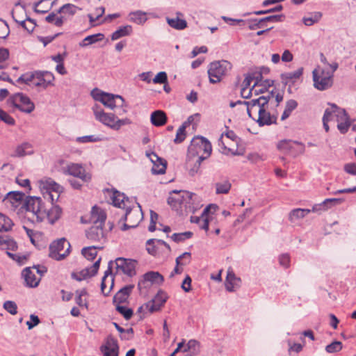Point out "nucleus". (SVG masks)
Returning a JSON list of instances; mask_svg holds the SVG:
<instances>
[{
  "mask_svg": "<svg viewBox=\"0 0 356 356\" xmlns=\"http://www.w3.org/2000/svg\"><path fill=\"white\" fill-rule=\"evenodd\" d=\"M39 186L44 200L36 196L27 197L22 206L26 210V217L32 222H41L47 218L49 223L54 224L60 218L62 209L53 202L58 199L63 187L51 178L40 180Z\"/></svg>",
  "mask_w": 356,
  "mask_h": 356,
  "instance_id": "1",
  "label": "nucleus"
},
{
  "mask_svg": "<svg viewBox=\"0 0 356 356\" xmlns=\"http://www.w3.org/2000/svg\"><path fill=\"white\" fill-rule=\"evenodd\" d=\"M106 192L115 207L125 209L120 220L127 221V223L123 224L122 230L125 231L129 228L136 227L143 219V213L140 205L138 203L137 205H134L133 202L126 197L124 193H121L116 190L110 191L107 189Z\"/></svg>",
  "mask_w": 356,
  "mask_h": 356,
  "instance_id": "2",
  "label": "nucleus"
},
{
  "mask_svg": "<svg viewBox=\"0 0 356 356\" xmlns=\"http://www.w3.org/2000/svg\"><path fill=\"white\" fill-rule=\"evenodd\" d=\"M210 142L202 136L194 137L188 148L186 166L190 168L189 175L194 176L200 170L201 163L211 154Z\"/></svg>",
  "mask_w": 356,
  "mask_h": 356,
  "instance_id": "3",
  "label": "nucleus"
},
{
  "mask_svg": "<svg viewBox=\"0 0 356 356\" xmlns=\"http://www.w3.org/2000/svg\"><path fill=\"white\" fill-rule=\"evenodd\" d=\"M54 74L49 71L29 72L21 75L17 80L19 83H25L31 87H37L46 89L53 86Z\"/></svg>",
  "mask_w": 356,
  "mask_h": 356,
  "instance_id": "4",
  "label": "nucleus"
},
{
  "mask_svg": "<svg viewBox=\"0 0 356 356\" xmlns=\"http://www.w3.org/2000/svg\"><path fill=\"white\" fill-rule=\"evenodd\" d=\"M106 215L101 208L94 206L92 208L90 221L93 225L86 232V237L92 241H100L104 238L103 227Z\"/></svg>",
  "mask_w": 356,
  "mask_h": 356,
  "instance_id": "5",
  "label": "nucleus"
},
{
  "mask_svg": "<svg viewBox=\"0 0 356 356\" xmlns=\"http://www.w3.org/2000/svg\"><path fill=\"white\" fill-rule=\"evenodd\" d=\"M90 95L95 101L101 102L108 108L113 109L117 106H122L123 108L119 115L127 113V110L124 108L127 105L124 104V99L120 95L106 92L99 88H94L91 91Z\"/></svg>",
  "mask_w": 356,
  "mask_h": 356,
  "instance_id": "6",
  "label": "nucleus"
},
{
  "mask_svg": "<svg viewBox=\"0 0 356 356\" xmlns=\"http://www.w3.org/2000/svg\"><path fill=\"white\" fill-rule=\"evenodd\" d=\"M231 68V63L225 60L211 63L207 72L209 82L213 84L219 83Z\"/></svg>",
  "mask_w": 356,
  "mask_h": 356,
  "instance_id": "7",
  "label": "nucleus"
},
{
  "mask_svg": "<svg viewBox=\"0 0 356 356\" xmlns=\"http://www.w3.org/2000/svg\"><path fill=\"white\" fill-rule=\"evenodd\" d=\"M273 97V92L267 96H260L257 99H253L248 102H244L249 117L255 120L256 115H259L264 112V108L268 105L270 97Z\"/></svg>",
  "mask_w": 356,
  "mask_h": 356,
  "instance_id": "8",
  "label": "nucleus"
},
{
  "mask_svg": "<svg viewBox=\"0 0 356 356\" xmlns=\"http://www.w3.org/2000/svg\"><path fill=\"white\" fill-rule=\"evenodd\" d=\"M70 243L65 238H60L50 245L49 255L55 260L60 261L70 254Z\"/></svg>",
  "mask_w": 356,
  "mask_h": 356,
  "instance_id": "9",
  "label": "nucleus"
},
{
  "mask_svg": "<svg viewBox=\"0 0 356 356\" xmlns=\"http://www.w3.org/2000/svg\"><path fill=\"white\" fill-rule=\"evenodd\" d=\"M314 86L319 90L330 88L333 84V74L325 70L315 69L312 72Z\"/></svg>",
  "mask_w": 356,
  "mask_h": 356,
  "instance_id": "10",
  "label": "nucleus"
},
{
  "mask_svg": "<svg viewBox=\"0 0 356 356\" xmlns=\"http://www.w3.org/2000/svg\"><path fill=\"white\" fill-rule=\"evenodd\" d=\"M9 102L13 106L26 113H30L35 109L33 102L22 93L14 94L10 97Z\"/></svg>",
  "mask_w": 356,
  "mask_h": 356,
  "instance_id": "11",
  "label": "nucleus"
},
{
  "mask_svg": "<svg viewBox=\"0 0 356 356\" xmlns=\"http://www.w3.org/2000/svg\"><path fill=\"white\" fill-rule=\"evenodd\" d=\"M61 172L66 175H71L80 179L83 182L90 180L91 176L86 172L82 165L74 163H70L61 168Z\"/></svg>",
  "mask_w": 356,
  "mask_h": 356,
  "instance_id": "12",
  "label": "nucleus"
},
{
  "mask_svg": "<svg viewBox=\"0 0 356 356\" xmlns=\"http://www.w3.org/2000/svg\"><path fill=\"white\" fill-rule=\"evenodd\" d=\"M277 147L282 152L293 154L294 156L305 152V145L296 140H283L278 143Z\"/></svg>",
  "mask_w": 356,
  "mask_h": 356,
  "instance_id": "13",
  "label": "nucleus"
},
{
  "mask_svg": "<svg viewBox=\"0 0 356 356\" xmlns=\"http://www.w3.org/2000/svg\"><path fill=\"white\" fill-rule=\"evenodd\" d=\"M93 113L95 119L111 129L115 124L116 115L112 113H106L99 105L95 104L92 107Z\"/></svg>",
  "mask_w": 356,
  "mask_h": 356,
  "instance_id": "14",
  "label": "nucleus"
},
{
  "mask_svg": "<svg viewBox=\"0 0 356 356\" xmlns=\"http://www.w3.org/2000/svg\"><path fill=\"white\" fill-rule=\"evenodd\" d=\"M115 264L118 272L120 270L129 277L135 274L136 261L119 257L116 259Z\"/></svg>",
  "mask_w": 356,
  "mask_h": 356,
  "instance_id": "15",
  "label": "nucleus"
},
{
  "mask_svg": "<svg viewBox=\"0 0 356 356\" xmlns=\"http://www.w3.org/2000/svg\"><path fill=\"white\" fill-rule=\"evenodd\" d=\"M168 298V295L163 291H159L154 298L147 302L145 306L151 313L157 312L164 305Z\"/></svg>",
  "mask_w": 356,
  "mask_h": 356,
  "instance_id": "16",
  "label": "nucleus"
},
{
  "mask_svg": "<svg viewBox=\"0 0 356 356\" xmlns=\"http://www.w3.org/2000/svg\"><path fill=\"white\" fill-rule=\"evenodd\" d=\"M163 281V276L159 272L149 271L144 274L143 279L138 282V287L140 289L143 285L144 287H149L153 284H161Z\"/></svg>",
  "mask_w": 356,
  "mask_h": 356,
  "instance_id": "17",
  "label": "nucleus"
},
{
  "mask_svg": "<svg viewBox=\"0 0 356 356\" xmlns=\"http://www.w3.org/2000/svg\"><path fill=\"white\" fill-rule=\"evenodd\" d=\"M103 356H118L119 346L117 340L111 335L107 337L105 343L100 347Z\"/></svg>",
  "mask_w": 356,
  "mask_h": 356,
  "instance_id": "18",
  "label": "nucleus"
},
{
  "mask_svg": "<svg viewBox=\"0 0 356 356\" xmlns=\"http://www.w3.org/2000/svg\"><path fill=\"white\" fill-rule=\"evenodd\" d=\"M100 261L101 258H99L90 267L86 268L79 273H73L72 277L77 281H81L95 275L99 268Z\"/></svg>",
  "mask_w": 356,
  "mask_h": 356,
  "instance_id": "19",
  "label": "nucleus"
},
{
  "mask_svg": "<svg viewBox=\"0 0 356 356\" xmlns=\"http://www.w3.org/2000/svg\"><path fill=\"white\" fill-rule=\"evenodd\" d=\"M147 157L153 163L152 172L154 175H162L165 172L167 163L166 161L159 157L154 152L147 153Z\"/></svg>",
  "mask_w": 356,
  "mask_h": 356,
  "instance_id": "20",
  "label": "nucleus"
},
{
  "mask_svg": "<svg viewBox=\"0 0 356 356\" xmlns=\"http://www.w3.org/2000/svg\"><path fill=\"white\" fill-rule=\"evenodd\" d=\"M33 153L34 150L33 145L29 142H24L16 147L12 156L24 157L27 155H32Z\"/></svg>",
  "mask_w": 356,
  "mask_h": 356,
  "instance_id": "21",
  "label": "nucleus"
},
{
  "mask_svg": "<svg viewBox=\"0 0 356 356\" xmlns=\"http://www.w3.org/2000/svg\"><path fill=\"white\" fill-rule=\"evenodd\" d=\"M22 275L24 279L26 286L29 287H36L40 281V277H37L35 276V275L31 270V267L24 268L22 273Z\"/></svg>",
  "mask_w": 356,
  "mask_h": 356,
  "instance_id": "22",
  "label": "nucleus"
},
{
  "mask_svg": "<svg viewBox=\"0 0 356 356\" xmlns=\"http://www.w3.org/2000/svg\"><path fill=\"white\" fill-rule=\"evenodd\" d=\"M268 106L264 108V112L260 113L259 115L257 116V122H258L259 126L264 125H270L272 124H275L277 121V116L275 115H271L267 111Z\"/></svg>",
  "mask_w": 356,
  "mask_h": 356,
  "instance_id": "23",
  "label": "nucleus"
},
{
  "mask_svg": "<svg viewBox=\"0 0 356 356\" xmlns=\"http://www.w3.org/2000/svg\"><path fill=\"white\" fill-rule=\"evenodd\" d=\"M329 105L331 106L329 108L332 120L336 118L337 122L348 120V116L345 109L338 107L334 104H329Z\"/></svg>",
  "mask_w": 356,
  "mask_h": 356,
  "instance_id": "24",
  "label": "nucleus"
},
{
  "mask_svg": "<svg viewBox=\"0 0 356 356\" xmlns=\"http://www.w3.org/2000/svg\"><path fill=\"white\" fill-rule=\"evenodd\" d=\"M191 260V253L184 252L182 254L179 256L176 259V266L173 271L171 272L170 277H172L175 274H180L182 272V269L179 268V265L184 266L189 264Z\"/></svg>",
  "mask_w": 356,
  "mask_h": 356,
  "instance_id": "25",
  "label": "nucleus"
},
{
  "mask_svg": "<svg viewBox=\"0 0 356 356\" xmlns=\"http://www.w3.org/2000/svg\"><path fill=\"white\" fill-rule=\"evenodd\" d=\"M302 73H303L302 67H300L294 72L282 73L280 75L282 82L284 85L288 84L289 82L293 83L296 81V80L300 78V76L302 75Z\"/></svg>",
  "mask_w": 356,
  "mask_h": 356,
  "instance_id": "26",
  "label": "nucleus"
},
{
  "mask_svg": "<svg viewBox=\"0 0 356 356\" xmlns=\"http://www.w3.org/2000/svg\"><path fill=\"white\" fill-rule=\"evenodd\" d=\"M134 288L133 285H127L122 288L113 297L114 303H123L127 301L130 293Z\"/></svg>",
  "mask_w": 356,
  "mask_h": 356,
  "instance_id": "27",
  "label": "nucleus"
},
{
  "mask_svg": "<svg viewBox=\"0 0 356 356\" xmlns=\"http://www.w3.org/2000/svg\"><path fill=\"white\" fill-rule=\"evenodd\" d=\"M167 116L164 111L156 110L152 113L150 120L153 125L161 127L167 122Z\"/></svg>",
  "mask_w": 356,
  "mask_h": 356,
  "instance_id": "28",
  "label": "nucleus"
},
{
  "mask_svg": "<svg viewBox=\"0 0 356 356\" xmlns=\"http://www.w3.org/2000/svg\"><path fill=\"white\" fill-rule=\"evenodd\" d=\"M254 75L253 74H248L245 76V79L243 81L242 88L241 90V95L244 99L250 98L253 94V86L252 88L248 92L247 95H245V90L249 88L251 84V82L254 80Z\"/></svg>",
  "mask_w": 356,
  "mask_h": 356,
  "instance_id": "29",
  "label": "nucleus"
},
{
  "mask_svg": "<svg viewBox=\"0 0 356 356\" xmlns=\"http://www.w3.org/2000/svg\"><path fill=\"white\" fill-rule=\"evenodd\" d=\"M311 213L310 209H294L289 214V220L291 222L295 223Z\"/></svg>",
  "mask_w": 356,
  "mask_h": 356,
  "instance_id": "30",
  "label": "nucleus"
},
{
  "mask_svg": "<svg viewBox=\"0 0 356 356\" xmlns=\"http://www.w3.org/2000/svg\"><path fill=\"white\" fill-rule=\"evenodd\" d=\"M133 31L132 26L131 25H125L119 27L111 35L112 40H117L120 38L127 36L131 34Z\"/></svg>",
  "mask_w": 356,
  "mask_h": 356,
  "instance_id": "31",
  "label": "nucleus"
},
{
  "mask_svg": "<svg viewBox=\"0 0 356 356\" xmlns=\"http://www.w3.org/2000/svg\"><path fill=\"white\" fill-rule=\"evenodd\" d=\"M146 15V13L141 10L131 12L129 15V19L137 24H143L147 19Z\"/></svg>",
  "mask_w": 356,
  "mask_h": 356,
  "instance_id": "32",
  "label": "nucleus"
},
{
  "mask_svg": "<svg viewBox=\"0 0 356 356\" xmlns=\"http://www.w3.org/2000/svg\"><path fill=\"white\" fill-rule=\"evenodd\" d=\"M323 15L321 12H313L308 14L307 16H305L302 18V22L305 26H310L313 24L318 23Z\"/></svg>",
  "mask_w": 356,
  "mask_h": 356,
  "instance_id": "33",
  "label": "nucleus"
},
{
  "mask_svg": "<svg viewBox=\"0 0 356 356\" xmlns=\"http://www.w3.org/2000/svg\"><path fill=\"white\" fill-rule=\"evenodd\" d=\"M104 35L102 33H97L90 35L86 37L80 43L79 46L81 47H86L90 44L95 43L96 42L100 41L103 39Z\"/></svg>",
  "mask_w": 356,
  "mask_h": 356,
  "instance_id": "34",
  "label": "nucleus"
},
{
  "mask_svg": "<svg viewBox=\"0 0 356 356\" xmlns=\"http://www.w3.org/2000/svg\"><path fill=\"white\" fill-rule=\"evenodd\" d=\"M298 106V102L294 99H289L286 102L284 111L281 116L282 120H285L288 118L292 111Z\"/></svg>",
  "mask_w": 356,
  "mask_h": 356,
  "instance_id": "35",
  "label": "nucleus"
},
{
  "mask_svg": "<svg viewBox=\"0 0 356 356\" xmlns=\"http://www.w3.org/2000/svg\"><path fill=\"white\" fill-rule=\"evenodd\" d=\"M168 24L172 27L177 30H182L187 26V22L185 19L177 18H168Z\"/></svg>",
  "mask_w": 356,
  "mask_h": 356,
  "instance_id": "36",
  "label": "nucleus"
},
{
  "mask_svg": "<svg viewBox=\"0 0 356 356\" xmlns=\"http://www.w3.org/2000/svg\"><path fill=\"white\" fill-rule=\"evenodd\" d=\"M102 247H97V246H90L83 248L81 250L82 254L88 259V260H93L97 254V249H102Z\"/></svg>",
  "mask_w": 356,
  "mask_h": 356,
  "instance_id": "37",
  "label": "nucleus"
},
{
  "mask_svg": "<svg viewBox=\"0 0 356 356\" xmlns=\"http://www.w3.org/2000/svg\"><path fill=\"white\" fill-rule=\"evenodd\" d=\"M13 226V221L8 217L0 213V232H8Z\"/></svg>",
  "mask_w": 356,
  "mask_h": 356,
  "instance_id": "38",
  "label": "nucleus"
},
{
  "mask_svg": "<svg viewBox=\"0 0 356 356\" xmlns=\"http://www.w3.org/2000/svg\"><path fill=\"white\" fill-rule=\"evenodd\" d=\"M80 8L74 4L66 3L58 10V13H63L70 16L74 15Z\"/></svg>",
  "mask_w": 356,
  "mask_h": 356,
  "instance_id": "39",
  "label": "nucleus"
},
{
  "mask_svg": "<svg viewBox=\"0 0 356 356\" xmlns=\"http://www.w3.org/2000/svg\"><path fill=\"white\" fill-rule=\"evenodd\" d=\"M231 184L228 180L216 184V193L217 194H227L231 188Z\"/></svg>",
  "mask_w": 356,
  "mask_h": 356,
  "instance_id": "40",
  "label": "nucleus"
},
{
  "mask_svg": "<svg viewBox=\"0 0 356 356\" xmlns=\"http://www.w3.org/2000/svg\"><path fill=\"white\" fill-rule=\"evenodd\" d=\"M193 197H196V195L188 191H184L183 195L181 196V200L179 198L175 199L174 197H170L168 198V203L171 204L172 202H179V204H183L184 202H186V204H190V202H188L187 200H192Z\"/></svg>",
  "mask_w": 356,
  "mask_h": 356,
  "instance_id": "41",
  "label": "nucleus"
},
{
  "mask_svg": "<svg viewBox=\"0 0 356 356\" xmlns=\"http://www.w3.org/2000/svg\"><path fill=\"white\" fill-rule=\"evenodd\" d=\"M76 303L79 306V307H86V308L88 307V303H87V301L86 300H83V296H86L88 295V292L86 291V289H82L81 290H77L76 291Z\"/></svg>",
  "mask_w": 356,
  "mask_h": 356,
  "instance_id": "42",
  "label": "nucleus"
},
{
  "mask_svg": "<svg viewBox=\"0 0 356 356\" xmlns=\"http://www.w3.org/2000/svg\"><path fill=\"white\" fill-rule=\"evenodd\" d=\"M187 347L189 350V354H186V356H193L200 352V343L195 339L189 340L187 343Z\"/></svg>",
  "mask_w": 356,
  "mask_h": 356,
  "instance_id": "43",
  "label": "nucleus"
},
{
  "mask_svg": "<svg viewBox=\"0 0 356 356\" xmlns=\"http://www.w3.org/2000/svg\"><path fill=\"white\" fill-rule=\"evenodd\" d=\"M112 264H113V262L111 261L108 263V269L105 271L104 275V277H102V280L101 291H102V293L105 296H107L108 295L109 292H110V290H108V291H106V284H105V281H106V277L109 275H111V273H112V272H111Z\"/></svg>",
  "mask_w": 356,
  "mask_h": 356,
  "instance_id": "44",
  "label": "nucleus"
},
{
  "mask_svg": "<svg viewBox=\"0 0 356 356\" xmlns=\"http://www.w3.org/2000/svg\"><path fill=\"white\" fill-rule=\"evenodd\" d=\"M116 310L121 314L126 320H129L134 314L131 309L120 305H116Z\"/></svg>",
  "mask_w": 356,
  "mask_h": 356,
  "instance_id": "45",
  "label": "nucleus"
},
{
  "mask_svg": "<svg viewBox=\"0 0 356 356\" xmlns=\"http://www.w3.org/2000/svg\"><path fill=\"white\" fill-rule=\"evenodd\" d=\"M193 235L191 232H185L182 233H175L171 236L172 240L175 242L184 241L187 238H190Z\"/></svg>",
  "mask_w": 356,
  "mask_h": 356,
  "instance_id": "46",
  "label": "nucleus"
},
{
  "mask_svg": "<svg viewBox=\"0 0 356 356\" xmlns=\"http://www.w3.org/2000/svg\"><path fill=\"white\" fill-rule=\"evenodd\" d=\"M342 343L339 341H334L330 344L326 346L325 350L328 353H338L342 349Z\"/></svg>",
  "mask_w": 356,
  "mask_h": 356,
  "instance_id": "47",
  "label": "nucleus"
},
{
  "mask_svg": "<svg viewBox=\"0 0 356 356\" xmlns=\"http://www.w3.org/2000/svg\"><path fill=\"white\" fill-rule=\"evenodd\" d=\"M186 128L184 126L181 125L177 129L175 138L174 139L175 143L179 144L185 140L186 137Z\"/></svg>",
  "mask_w": 356,
  "mask_h": 356,
  "instance_id": "48",
  "label": "nucleus"
},
{
  "mask_svg": "<svg viewBox=\"0 0 356 356\" xmlns=\"http://www.w3.org/2000/svg\"><path fill=\"white\" fill-rule=\"evenodd\" d=\"M100 140H101V138L95 135L77 137L76 139V141L79 143H94V142H98Z\"/></svg>",
  "mask_w": 356,
  "mask_h": 356,
  "instance_id": "49",
  "label": "nucleus"
},
{
  "mask_svg": "<svg viewBox=\"0 0 356 356\" xmlns=\"http://www.w3.org/2000/svg\"><path fill=\"white\" fill-rule=\"evenodd\" d=\"M3 307L4 309L12 315H15L17 313V306L14 301L7 300L3 303Z\"/></svg>",
  "mask_w": 356,
  "mask_h": 356,
  "instance_id": "50",
  "label": "nucleus"
},
{
  "mask_svg": "<svg viewBox=\"0 0 356 356\" xmlns=\"http://www.w3.org/2000/svg\"><path fill=\"white\" fill-rule=\"evenodd\" d=\"M131 123V121L130 119L126 118L123 119H119L118 117L116 115L115 124L113 126V129L114 130H119L122 126L128 125Z\"/></svg>",
  "mask_w": 356,
  "mask_h": 356,
  "instance_id": "51",
  "label": "nucleus"
},
{
  "mask_svg": "<svg viewBox=\"0 0 356 356\" xmlns=\"http://www.w3.org/2000/svg\"><path fill=\"white\" fill-rule=\"evenodd\" d=\"M131 123V121L130 119L126 118L123 119H119L118 117L116 115L115 124L113 126V129L114 130H119L122 126L128 125Z\"/></svg>",
  "mask_w": 356,
  "mask_h": 356,
  "instance_id": "52",
  "label": "nucleus"
},
{
  "mask_svg": "<svg viewBox=\"0 0 356 356\" xmlns=\"http://www.w3.org/2000/svg\"><path fill=\"white\" fill-rule=\"evenodd\" d=\"M35 26L36 24L35 22L29 17H27L22 22V26L29 33H31L34 30Z\"/></svg>",
  "mask_w": 356,
  "mask_h": 356,
  "instance_id": "53",
  "label": "nucleus"
},
{
  "mask_svg": "<svg viewBox=\"0 0 356 356\" xmlns=\"http://www.w3.org/2000/svg\"><path fill=\"white\" fill-rule=\"evenodd\" d=\"M154 83H168V76L165 72H159L155 77L152 79Z\"/></svg>",
  "mask_w": 356,
  "mask_h": 356,
  "instance_id": "54",
  "label": "nucleus"
},
{
  "mask_svg": "<svg viewBox=\"0 0 356 356\" xmlns=\"http://www.w3.org/2000/svg\"><path fill=\"white\" fill-rule=\"evenodd\" d=\"M105 9L104 7H99L96 8L95 10V16H94L92 14H89L88 15L90 22L91 24H93L95 22H96L100 17H102L104 13Z\"/></svg>",
  "mask_w": 356,
  "mask_h": 356,
  "instance_id": "55",
  "label": "nucleus"
},
{
  "mask_svg": "<svg viewBox=\"0 0 356 356\" xmlns=\"http://www.w3.org/2000/svg\"><path fill=\"white\" fill-rule=\"evenodd\" d=\"M0 120L9 125L15 124V120L8 113L0 108Z\"/></svg>",
  "mask_w": 356,
  "mask_h": 356,
  "instance_id": "56",
  "label": "nucleus"
},
{
  "mask_svg": "<svg viewBox=\"0 0 356 356\" xmlns=\"http://www.w3.org/2000/svg\"><path fill=\"white\" fill-rule=\"evenodd\" d=\"M154 243L156 245V246L159 248L161 246L163 245V246H165L168 249V250L169 252L170 251V245L167 243H165L164 241H163V240L152 238V239H149L147 241V245H150L151 244H154Z\"/></svg>",
  "mask_w": 356,
  "mask_h": 356,
  "instance_id": "57",
  "label": "nucleus"
},
{
  "mask_svg": "<svg viewBox=\"0 0 356 356\" xmlns=\"http://www.w3.org/2000/svg\"><path fill=\"white\" fill-rule=\"evenodd\" d=\"M284 18V16L282 15H270L264 18H261L262 22H277L282 21V19Z\"/></svg>",
  "mask_w": 356,
  "mask_h": 356,
  "instance_id": "58",
  "label": "nucleus"
},
{
  "mask_svg": "<svg viewBox=\"0 0 356 356\" xmlns=\"http://www.w3.org/2000/svg\"><path fill=\"white\" fill-rule=\"evenodd\" d=\"M236 278L235 277L234 275L228 274L227 277V282L225 283V287L226 289L228 291H233L234 285L233 283V281L236 280Z\"/></svg>",
  "mask_w": 356,
  "mask_h": 356,
  "instance_id": "59",
  "label": "nucleus"
},
{
  "mask_svg": "<svg viewBox=\"0 0 356 356\" xmlns=\"http://www.w3.org/2000/svg\"><path fill=\"white\" fill-rule=\"evenodd\" d=\"M343 170L346 172L351 175H356V163H348L343 166Z\"/></svg>",
  "mask_w": 356,
  "mask_h": 356,
  "instance_id": "60",
  "label": "nucleus"
},
{
  "mask_svg": "<svg viewBox=\"0 0 356 356\" xmlns=\"http://www.w3.org/2000/svg\"><path fill=\"white\" fill-rule=\"evenodd\" d=\"M280 264L284 267L288 268L290 264V257L288 254H282L279 257Z\"/></svg>",
  "mask_w": 356,
  "mask_h": 356,
  "instance_id": "61",
  "label": "nucleus"
},
{
  "mask_svg": "<svg viewBox=\"0 0 356 356\" xmlns=\"http://www.w3.org/2000/svg\"><path fill=\"white\" fill-rule=\"evenodd\" d=\"M192 280L189 275H186L181 284V288L185 292H189L191 290Z\"/></svg>",
  "mask_w": 356,
  "mask_h": 356,
  "instance_id": "62",
  "label": "nucleus"
},
{
  "mask_svg": "<svg viewBox=\"0 0 356 356\" xmlns=\"http://www.w3.org/2000/svg\"><path fill=\"white\" fill-rule=\"evenodd\" d=\"M249 29L250 30H255L257 29H261L262 22L261 19H254L249 21Z\"/></svg>",
  "mask_w": 356,
  "mask_h": 356,
  "instance_id": "63",
  "label": "nucleus"
},
{
  "mask_svg": "<svg viewBox=\"0 0 356 356\" xmlns=\"http://www.w3.org/2000/svg\"><path fill=\"white\" fill-rule=\"evenodd\" d=\"M350 125V123L348 120L345 121L339 122L337 124V127L341 134H345L348 131Z\"/></svg>",
  "mask_w": 356,
  "mask_h": 356,
  "instance_id": "64",
  "label": "nucleus"
}]
</instances>
